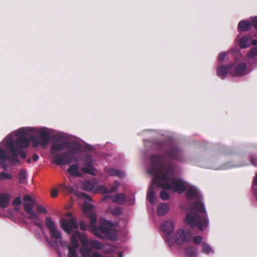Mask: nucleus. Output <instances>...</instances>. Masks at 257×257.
Masks as SVG:
<instances>
[{
	"instance_id": "nucleus-3",
	"label": "nucleus",
	"mask_w": 257,
	"mask_h": 257,
	"mask_svg": "<svg viewBox=\"0 0 257 257\" xmlns=\"http://www.w3.org/2000/svg\"><path fill=\"white\" fill-rule=\"evenodd\" d=\"M78 238L81 243L80 253L82 257H101L100 253L93 251V249L101 248V243L96 240L88 239L86 236L80 234L78 231H74L71 237L72 247H69L68 257H76L73 248H76L78 246Z\"/></svg>"
},
{
	"instance_id": "nucleus-29",
	"label": "nucleus",
	"mask_w": 257,
	"mask_h": 257,
	"mask_svg": "<svg viewBox=\"0 0 257 257\" xmlns=\"http://www.w3.org/2000/svg\"><path fill=\"white\" fill-rule=\"evenodd\" d=\"M12 179V176L7 173H0V179L1 180H9Z\"/></svg>"
},
{
	"instance_id": "nucleus-11",
	"label": "nucleus",
	"mask_w": 257,
	"mask_h": 257,
	"mask_svg": "<svg viewBox=\"0 0 257 257\" xmlns=\"http://www.w3.org/2000/svg\"><path fill=\"white\" fill-rule=\"evenodd\" d=\"M24 210L26 213L29 214L30 219L34 220H39V216L33 210L32 205L29 203H24Z\"/></svg>"
},
{
	"instance_id": "nucleus-38",
	"label": "nucleus",
	"mask_w": 257,
	"mask_h": 257,
	"mask_svg": "<svg viewBox=\"0 0 257 257\" xmlns=\"http://www.w3.org/2000/svg\"><path fill=\"white\" fill-rule=\"evenodd\" d=\"M252 25L257 30V17L253 18L252 20Z\"/></svg>"
},
{
	"instance_id": "nucleus-23",
	"label": "nucleus",
	"mask_w": 257,
	"mask_h": 257,
	"mask_svg": "<svg viewBox=\"0 0 257 257\" xmlns=\"http://www.w3.org/2000/svg\"><path fill=\"white\" fill-rule=\"evenodd\" d=\"M185 254L188 257H195L197 254V251L194 248L188 247L185 250Z\"/></svg>"
},
{
	"instance_id": "nucleus-32",
	"label": "nucleus",
	"mask_w": 257,
	"mask_h": 257,
	"mask_svg": "<svg viewBox=\"0 0 257 257\" xmlns=\"http://www.w3.org/2000/svg\"><path fill=\"white\" fill-rule=\"evenodd\" d=\"M160 197L163 200H167L169 198V195L167 191H163L160 193Z\"/></svg>"
},
{
	"instance_id": "nucleus-36",
	"label": "nucleus",
	"mask_w": 257,
	"mask_h": 257,
	"mask_svg": "<svg viewBox=\"0 0 257 257\" xmlns=\"http://www.w3.org/2000/svg\"><path fill=\"white\" fill-rule=\"evenodd\" d=\"M22 203L21 199L20 197H18L13 201V204L15 205H20Z\"/></svg>"
},
{
	"instance_id": "nucleus-16",
	"label": "nucleus",
	"mask_w": 257,
	"mask_h": 257,
	"mask_svg": "<svg viewBox=\"0 0 257 257\" xmlns=\"http://www.w3.org/2000/svg\"><path fill=\"white\" fill-rule=\"evenodd\" d=\"M228 71V68L225 65H220L217 68V74L221 79H224Z\"/></svg>"
},
{
	"instance_id": "nucleus-19",
	"label": "nucleus",
	"mask_w": 257,
	"mask_h": 257,
	"mask_svg": "<svg viewBox=\"0 0 257 257\" xmlns=\"http://www.w3.org/2000/svg\"><path fill=\"white\" fill-rule=\"evenodd\" d=\"M250 26V24L248 21H241L238 24V29L242 31H248Z\"/></svg>"
},
{
	"instance_id": "nucleus-27",
	"label": "nucleus",
	"mask_w": 257,
	"mask_h": 257,
	"mask_svg": "<svg viewBox=\"0 0 257 257\" xmlns=\"http://www.w3.org/2000/svg\"><path fill=\"white\" fill-rule=\"evenodd\" d=\"M51 235L52 237H54L56 239H60L61 237V234L59 230H58L57 228L51 230L50 231Z\"/></svg>"
},
{
	"instance_id": "nucleus-6",
	"label": "nucleus",
	"mask_w": 257,
	"mask_h": 257,
	"mask_svg": "<svg viewBox=\"0 0 257 257\" xmlns=\"http://www.w3.org/2000/svg\"><path fill=\"white\" fill-rule=\"evenodd\" d=\"M155 168H153V171L149 170L150 173H156L157 174V177L153 180L152 184L149 187V189L147 194V200L151 203H153L156 198V195L155 190L156 188L159 185L161 186L160 179L158 173L157 172H155Z\"/></svg>"
},
{
	"instance_id": "nucleus-21",
	"label": "nucleus",
	"mask_w": 257,
	"mask_h": 257,
	"mask_svg": "<svg viewBox=\"0 0 257 257\" xmlns=\"http://www.w3.org/2000/svg\"><path fill=\"white\" fill-rule=\"evenodd\" d=\"M199 191L195 187L192 186L188 188L187 195L188 197L191 198L198 194Z\"/></svg>"
},
{
	"instance_id": "nucleus-14",
	"label": "nucleus",
	"mask_w": 257,
	"mask_h": 257,
	"mask_svg": "<svg viewBox=\"0 0 257 257\" xmlns=\"http://www.w3.org/2000/svg\"><path fill=\"white\" fill-rule=\"evenodd\" d=\"M170 210L169 205L167 203H161L157 208V213L159 216L165 215Z\"/></svg>"
},
{
	"instance_id": "nucleus-1",
	"label": "nucleus",
	"mask_w": 257,
	"mask_h": 257,
	"mask_svg": "<svg viewBox=\"0 0 257 257\" xmlns=\"http://www.w3.org/2000/svg\"><path fill=\"white\" fill-rule=\"evenodd\" d=\"M78 196L80 200L84 202L82 209L85 214H88L90 218L91 224L90 230L95 235L99 237H102L105 236L111 240H114L116 238L115 230L105 219L103 218L100 219V225L98 229L94 226V223L96 221V218L93 213L90 212L92 208V206L90 203L87 202L90 200L89 196L83 193H79Z\"/></svg>"
},
{
	"instance_id": "nucleus-20",
	"label": "nucleus",
	"mask_w": 257,
	"mask_h": 257,
	"mask_svg": "<svg viewBox=\"0 0 257 257\" xmlns=\"http://www.w3.org/2000/svg\"><path fill=\"white\" fill-rule=\"evenodd\" d=\"M107 172L108 174L111 176L115 175L120 178H123L125 176V174L124 172L117 170H115L113 168L109 169L107 171Z\"/></svg>"
},
{
	"instance_id": "nucleus-39",
	"label": "nucleus",
	"mask_w": 257,
	"mask_h": 257,
	"mask_svg": "<svg viewBox=\"0 0 257 257\" xmlns=\"http://www.w3.org/2000/svg\"><path fill=\"white\" fill-rule=\"evenodd\" d=\"M80 228L83 230H85L87 229V226L85 224L84 222H81L80 223Z\"/></svg>"
},
{
	"instance_id": "nucleus-34",
	"label": "nucleus",
	"mask_w": 257,
	"mask_h": 257,
	"mask_svg": "<svg viewBox=\"0 0 257 257\" xmlns=\"http://www.w3.org/2000/svg\"><path fill=\"white\" fill-rule=\"evenodd\" d=\"M23 199L24 201H29V202H31L32 204H34V205L35 204V203L34 202V201H33L31 197L28 195H25Z\"/></svg>"
},
{
	"instance_id": "nucleus-10",
	"label": "nucleus",
	"mask_w": 257,
	"mask_h": 257,
	"mask_svg": "<svg viewBox=\"0 0 257 257\" xmlns=\"http://www.w3.org/2000/svg\"><path fill=\"white\" fill-rule=\"evenodd\" d=\"M51 150L53 154L56 153L63 150H65V154L59 155L56 156L55 158L59 156H64L65 155H67L68 154L69 150L72 152L77 151L76 150H73L71 148L67 147L65 143L61 142H58L54 144L51 147ZM55 159L56 160V158H55Z\"/></svg>"
},
{
	"instance_id": "nucleus-9",
	"label": "nucleus",
	"mask_w": 257,
	"mask_h": 257,
	"mask_svg": "<svg viewBox=\"0 0 257 257\" xmlns=\"http://www.w3.org/2000/svg\"><path fill=\"white\" fill-rule=\"evenodd\" d=\"M173 240L177 244L181 245L189 241L190 237L184 229L179 228L175 232Z\"/></svg>"
},
{
	"instance_id": "nucleus-5",
	"label": "nucleus",
	"mask_w": 257,
	"mask_h": 257,
	"mask_svg": "<svg viewBox=\"0 0 257 257\" xmlns=\"http://www.w3.org/2000/svg\"><path fill=\"white\" fill-rule=\"evenodd\" d=\"M184 222L191 227L196 226L201 231L206 228L209 224L208 218H203L195 212L187 213Z\"/></svg>"
},
{
	"instance_id": "nucleus-45",
	"label": "nucleus",
	"mask_w": 257,
	"mask_h": 257,
	"mask_svg": "<svg viewBox=\"0 0 257 257\" xmlns=\"http://www.w3.org/2000/svg\"><path fill=\"white\" fill-rule=\"evenodd\" d=\"M30 160L29 159V160H28V162H30Z\"/></svg>"
},
{
	"instance_id": "nucleus-33",
	"label": "nucleus",
	"mask_w": 257,
	"mask_h": 257,
	"mask_svg": "<svg viewBox=\"0 0 257 257\" xmlns=\"http://www.w3.org/2000/svg\"><path fill=\"white\" fill-rule=\"evenodd\" d=\"M36 210L40 213H44V214L47 213V211H46V209L44 207H43L42 206H40V205H38L37 206Z\"/></svg>"
},
{
	"instance_id": "nucleus-17",
	"label": "nucleus",
	"mask_w": 257,
	"mask_h": 257,
	"mask_svg": "<svg viewBox=\"0 0 257 257\" xmlns=\"http://www.w3.org/2000/svg\"><path fill=\"white\" fill-rule=\"evenodd\" d=\"M239 45L241 48H245L251 45V38L249 36L242 37L239 42Z\"/></svg>"
},
{
	"instance_id": "nucleus-41",
	"label": "nucleus",
	"mask_w": 257,
	"mask_h": 257,
	"mask_svg": "<svg viewBox=\"0 0 257 257\" xmlns=\"http://www.w3.org/2000/svg\"><path fill=\"white\" fill-rule=\"evenodd\" d=\"M39 159V157L38 155L35 154L33 156V159L34 161H37Z\"/></svg>"
},
{
	"instance_id": "nucleus-44",
	"label": "nucleus",
	"mask_w": 257,
	"mask_h": 257,
	"mask_svg": "<svg viewBox=\"0 0 257 257\" xmlns=\"http://www.w3.org/2000/svg\"><path fill=\"white\" fill-rule=\"evenodd\" d=\"M118 257H123V255H122V253H121V252H119L118 253Z\"/></svg>"
},
{
	"instance_id": "nucleus-25",
	"label": "nucleus",
	"mask_w": 257,
	"mask_h": 257,
	"mask_svg": "<svg viewBox=\"0 0 257 257\" xmlns=\"http://www.w3.org/2000/svg\"><path fill=\"white\" fill-rule=\"evenodd\" d=\"M257 55V47H254L250 49L247 54V56L249 59H254Z\"/></svg>"
},
{
	"instance_id": "nucleus-30",
	"label": "nucleus",
	"mask_w": 257,
	"mask_h": 257,
	"mask_svg": "<svg viewBox=\"0 0 257 257\" xmlns=\"http://www.w3.org/2000/svg\"><path fill=\"white\" fill-rule=\"evenodd\" d=\"M26 179V173L25 171H21L19 174V181L21 183L25 182Z\"/></svg>"
},
{
	"instance_id": "nucleus-2",
	"label": "nucleus",
	"mask_w": 257,
	"mask_h": 257,
	"mask_svg": "<svg viewBox=\"0 0 257 257\" xmlns=\"http://www.w3.org/2000/svg\"><path fill=\"white\" fill-rule=\"evenodd\" d=\"M56 162L58 164L64 163L70 164L73 162H76L74 164H71L67 172L72 176L76 177H83L84 174H88L92 175L95 174V170L92 167V160L90 158H87V160H83L84 165L85 166L79 167L78 164L82 162V158L80 157L78 151H70L69 150L68 154L64 156H59L56 158Z\"/></svg>"
},
{
	"instance_id": "nucleus-15",
	"label": "nucleus",
	"mask_w": 257,
	"mask_h": 257,
	"mask_svg": "<svg viewBox=\"0 0 257 257\" xmlns=\"http://www.w3.org/2000/svg\"><path fill=\"white\" fill-rule=\"evenodd\" d=\"M10 196L6 193H0V207L7 208L9 205Z\"/></svg>"
},
{
	"instance_id": "nucleus-42",
	"label": "nucleus",
	"mask_w": 257,
	"mask_h": 257,
	"mask_svg": "<svg viewBox=\"0 0 257 257\" xmlns=\"http://www.w3.org/2000/svg\"><path fill=\"white\" fill-rule=\"evenodd\" d=\"M251 44H252L253 45H257V40H254L252 41H251Z\"/></svg>"
},
{
	"instance_id": "nucleus-8",
	"label": "nucleus",
	"mask_w": 257,
	"mask_h": 257,
	"mask_svg": "<svg viewBox=\"0 0 257 257\" xmlns=\"http://www.w3.org/2000/svg\"><path fill=\"white\" fill-rule=\"evenodd\" d=\"M228 68L230 73L233 76H241L246 74V65L243 63H240L234 65H229Z\"/></svg>"
},
{
	"instance_id": "nucleus-26",
	"label": "nucleus",
	"mask_w": 257,
	"mask_h": 257,
	"mask_svg": "<svg viewBox=\"0 0 257 257\" xmlns=\"http://www.w3.org/2000/svg\"><path fill=\"white\" fill-rule=\"evenodd\" d=\"M202 251L204 253H209L213 251L212 247L205 242H203L202 244Z\"/></svg>"
},
{
	"instance_id": "nucleus-13",
	"label": "nucleus",
	"mask_w": 257,
	"mask_h": 257,
	"mask_svg": "<svg viewBox=\"0 0 257 257\" xmlns=\"http://www.w3.org/2000/svg\"><path fill=\"white\" fill-rule=\"evenodd\" d=\"M239 51L237 49H232L227 52H222L220 53L218 56V59L219 61H222L226 58H227L228 56L230 54L235 57L237 55L239 54Z\"/></svg>"
},
{
	"instance_id": "nucleus-31",
	"label": "nucleus",
	"mask_w": 257,
	"mask_h": 257,
	"mask_svg": "<svg viewBox=\"0 0 257 257\" xmlns=\"http://www.w3.org/2000/svg\"><path fill=\"white\" fill-rule=\"evenodd\" d=\"M202 237L200 236H195L192 238L193 242L195 244H198L202 242Z\"/></svg>"
},
{
	"instance_id": "nucleus-22",
	"label": "nucleus",
	"mask_w": 257,
	"mask_h": 257,
	"mask_svg": "<svg viewBox=\"0 0 257 257\" xmlns=\"http://www.w3.org/2000/svg\"><path fill=\"white\" fill-rule=\"evenodd\" d=\"M114 185H115V187H113L110 188L109 190H107V189L104 186H101L100 187V192L102 193H105L107 192H113L116 190V188L118 186H119V184L117 182H114Z\"/></svg>"
},
{
	"instance_id": "nucleus-43",
	"label": "nucleus",
	"mask_w": 257,
	"mask_h": 257,
	"mask_svg": "<svg viewBox=\"0 0 257 257\" xmlns=\"http://www.w3.org/2000/svg\"><path fill=\"white\" fill-rule=\"evenodd\" d=\"M167 241L168 242V243L170 245H173V241H170L169 239H167Z\"/></svg>"
},
{
	"instance_id": "nucleus-35",
	"label": "nucleus",
	"mask_w": 257,
	"mask_h": 257,
	"mask_svg": "<svg viewBox=\"0 0 257 257\" xmlns=\"http://www.w3.org/2000/svg\"><path fill=\"white\" fill-rule=\"evenodd\" d=\"M127 202L128 205H133L135 203V198L134 195L132 196L130 198L125 200Z\"/></svg>"
},
{
	"instance_id": "nucleus-7",
	"label": "nucleus",
	"mask_w": 257,
	"mask_h": 257,
	"mask_svg": "<svg viewBox=\"0 0 257 257\" xmlns=\"http://www.w3.org/2000/svg\"><path fill=\"white\" fill-rule=\"evenodd\" d=\"M66 216L70 217L68 220H66L64 218H62L59 222L61 228L68 233H70L72 231L77 229L78 227L75 219L71 217V214L68 213Z\"/></svg>"
},
{
	"instance_id": "nucleus-4",
	"label": "nucleus",
	"mask_w": 257,
	"mask_h": 257,
	"mask_svg": "<svg viewBox=\"0 0 257 257\" xmlns=\"http://www.w3.org/2000/svg\"><path fill=\"white\" fill-rule=\"evenodd\" d=\"M160 179V185L163 188L171 190L173 192L181 193L184 191L187 186L185 182L180 179L171 180L168 176L162 171L155 168Z\"/></svg>"
},
{
	"instance_id": "nucleus-37",
	"label": "nucleus",
	"mask_w": 257,
	"mask_h": 257,
	"mask_svg": "<svg viewBox=\"0 0 257 257\" xmlns=\"http://www.w3.org/2000/svg\"><path fill=\"white\" fill-rule=\"evenodd\" d=\"M58 194V191L56 189H53L51 191V195L52 197H56Z\"/></svg>"
},
{
	"instance_id": "nucleus-40",
	"label": "nucleus",
	"mask_w": 257,
	"mask_h": 257,
	"mask_svg": "<svg viewBox=\"0 0 257 257\" xmlns=\"http://www.w3.org/2000/svg\"><path fill=\"white\" fill-rule=\"evenodd\" d=\"M253 183L257 186V172L255 174V176L253 179Z\"/></svg>"
},
{
	"instance_id": "nucleus-12",
	"label": "nucleus",
	"mask_w": 257,
	"mask_h": 257,
	"mask_svg": "<svg viewBox=\"0 0 257 257\" xmlns=\"http://www.w3.org/2000/svg\"><path fill=\"white\" fill-rule=\"evenodd\" d=\"M161 229L164 232L170 233L174 229V224L171 220L165 221L161 224Z\"/></svg>"
},
{
	"instance_id": "nucleus-24",
	"label": "nucleus",
	"mask_w": 257,
	"mask_h": 257,
	"mask_svg": "<svg viewBox=\"0 0 257 257\" xmlns=\"http://www.w3.org/2000/svg\"><path fill=\"white\" fill-rule=\"evenodd\" d=\"M45 223L46 226L51 231V230L56 228L55 225L52 219L48 217H47L45 219Z\"/></svg>"
},
{
	"instance_id": "nucleus-28",
	"label": "nucleus",
	"mask_w": 257,
	"mask_h": 257,
	"mask_svg": "<svg viewBox=\"0 0 257 257\" xmlns=\"http://www.w3.org/2000/svg\"><path fill=\"white\" fill-rule=\"evenodd\" d=\"M193 208L201 212H204L205 211L204 206L200 202H197L194 203Z\"/></svg>"
},
{
	"instance_id": "nucleus-18",
	"label": "nucleus",
	"mask_w": 257,
	"mask_h": 257,
	"mask_svg": "<svg viewBox=\"0 0 257 257\" xmlns=\"http://www.w3.org/2000/svg\"><path fill=\"white\" fill-rule=\"evenodd\" d=\"M112 201L122 204L125 201V198L123 194H118L111 197Z\"/></svg>"
}]
</instances>
